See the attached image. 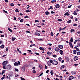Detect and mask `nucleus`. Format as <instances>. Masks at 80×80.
Instances as JSON below:
<instances>
[{"instance_id":"0eeeda50","label":"nucleus","mask_w":80,"mask_h":80,"mask_svg":"<svg viewBox=\"0 0 80 80\" xmlns=\"http://www.w3.org/2000/svg\"><path fill=\"white\" fill-rule=\"evenodd\" d=\"M78 60V57L77 56H75L74 58V61H76V60Z\"/></svg>"},{"instance_id":"4be33fe9","label":"nucleus","mask_w":80,"mask_h":80,"mask_svg":"<svg viewBox=\"0 0 80 80\" xmlns=\"http://www.w3.org/2000/svg\"><path fill=\"white\" fill-rule=\"evenodd\" d=\"M50 73L51 74V75H53V70H51L50 72Z\"/></svg>"},{"instance_id":"f704fd0d","label":"nucleus","mask_w":80,"mask_h":80,"mask_svg":"<svg viewBox=\"0 0 80 80\" xmlns=\"http://www.w3.org/2000/svg\"><path fill=\"white\" fill-rule=\"evenodd\" d=\"M3 69H4V70H6V66H5V65H4L3 66Z\"/></svg>"},{"instance_id":"3c124183","label":"nucleus","mask_w":80,"mask_h":80,"mask_svg":"<svg viewBox=\"0 0 80 80\" xmlns=\"http://www.w3.org/2000/svg\"><path fill=\"white\" fill-rule=\"evenodd\" d=\"M32 72L33 73H36V71H35V70H33Z\"/></svg>"},{"instance_id":"338daca9","label":"nucleus","mask_w":80,"mask_h":80,"mask_svg":"<svg viewBox=\"0 0 80 80\" xmlns=\"http://www.w3.org/2000/svg\"><path fill=\"white\" fill-rule=\"evenodd\" d=\"M74 66H77V65H78V64H74Z\"/></svg>"},{"instance_id":"6e6552de","label":"nucleus","mask_w":80,"mask_h":80,"mask_svg":"<svg viewBox=\"0 0 80 80\" xmlns=\"http://www.w3.org/2000/svg\"><path fill=\"white\" fill-rule=\"evenodd\" d=\"M55 7L56 8H60V5L59 4H57L55 5Z\"/></svg>"},{"instance_id":"393cba45","label":"nucleus","mask_w":80,"mask_h":80,"mask_svg":"<svg viewBox=\"0 0 80 80\" xmlns=\"http://www.w3.org/2000/svg\"><path fill=\"white\" fill-rule=\"evenodd\" d=\"M39 68L40 69H42V68H43V66H42V65H39Z\"/></svg>"},{"instance_id":"680f3d73","label":"nucleus","mask_w":80,"mask_h":80,"mask_svg":"<svg viewBox=\"0 0 80 80\" xmlns=\"http://www.w3.org/2000/svg\"><path fill=\"white\" fill-rule=\"evenodd\" d=\"M48 45H49V46H52V44H48Z\"/></svg>"},{"instance_id":"f8f14e48","label":"nucleus","mask_w":80,"mask_h":80,"mask_svg":"<svg viewBox=\"0 0 80 80\" xmlns=\"http://www.w3.org/2000/svg\"><path fill=\"white\" fill-rule=\"evenodd\" d=\"M71 73L72 75H75L76 74V72L75 71H73L71 72Z\"/></svg>"},{"instance_id":"7ed1b4c3","label":"nucleus","mask_w":80,"mask_h":80,"mask_svg":"<svg viewBox=\"0 0 80 80\" xmlns=\"http://www.w3.org/2000/svg\"><path fill=\"white\" fill-rule=\"evenodd\" d=\"M55 50L56 52H58L59 51H60V48H58V47H56L55 48Z\"/></svg>"},{"instance_id":"37998d69","label":"nucleus","mask_w":80,"mask_h":80,"mask_svg":"<svg viewBox=\"0 0 80 80\" xmlns=\"http://www.w3.org/2000/svg\"><path fill=\"white\" fill-rule=\"evenodd\" d=\"M3 12H5V13H8V12H7V11L5 10H3Z\"/></svg>"},{"instance_id":"6e6d98bb","label":"nucleus","mask_w":80,"mask_h":80,"mask_svg":"<svg viewBox=\"0 0 80 80\" xmlns=\"http://www.w3.org/2000/svg\"><path fill=\"white\" fill-rule=\"evenodd\" d=\"M26 33H30V32L28 31L26 32Z\"/></svg>"},{"instance_id":"09e8293b","label":"nucleus","mask_w":80,"mask_h":80,"mask_svg":"<svg viewBox=\"0 0 80 80\" xmlns=\"http://www.w3.org/2000/svg\"><path fill=\"white\" fill-rule=\"evenodd\" d=\"M52 57H55V58H56V57H57V55H52Z\"/></svg>"},{"instance_id":"c03bdc74","label":"nucleus","mask_w":80,"mask_h":80,"mask_svg":"<svg viewBox=\"0 0 80 80\" xmlns=\"http://www.w3.org/2000/svg\"><path fill=\"white\" fill-rule=\"evenodd\" d=\"M12 62H15V59H12Z\"/></svg>"},{"instance_id":"5fc2aeb1","label":"nucleus","mask_w":80,"mask_h":80,"mask_svg":"<svg viewBox=\"0 0 80 80\" xmlns=\"http://www.w3.org/2000/svg\"><path fill=\"white\" fill-rule=\"evenodd\" d=\"M77 40L78 41H79V42L80 41V39L79 38H77Z\"/></svg>"},{"instance_id":"864d4df0","label":"nucleus","mask_w":80,"mask_h":80,"mask_svg":"<svg viewBox=\"0 0 80 80\" xmlns=\"http://www.w3.org/2000/svg\"><path fill=\"white\" fill-rule=\"evenodd\" d=\"M20 22H23V19H21L20 20Z\"/></svg>"},{"instance_id":"774afa93","label":"nucleus","mask_w":80,"mask_h":80,"mask_svg":"<svg viewBox=\"0 0 80 80\" xmlns=\"http://www.w3.org/2000/svg\"><path fill=\"white\" fill-rule=\"evenodd\" d=\"M1 37H4V35H2L1 36Z\"/></svg>"},{"instance_id":"a18cd8bd","label":"nucleus","mask_w":80,"mask_h":80,"mask_svg":"<svg viewBox=\"0 0 80 80\" xmlns=\"http://www.w3.org/2000/svg\"><path fill=\"white\" fill-rule=\"evenodd\" d=\"M77 54L78 55H80V52H77Z\"/></svg>"},{"instance_id":"473e14b6","label":"nucleus","mask_w":80,"mask_h":80,"mask_svg":"<svg viewBox=\"0 0 80 80\" xmlns=\"http://www.w3.org/2000/svg\"><path fill=\"white\" fill-rule=\"evenodd\" d=\"M50 9H52L53 10V8H52V6H51L50 7V8H49L48 9V10H50Z\"/></svg>"},{"instance_id":"603ef678","label":"nucleus","mask_w":80,"mask_h":80,"mask_svg":"<svg viewBox=\"0 0 80 80\" xmlns=\"http://www.w3.org/2000/svg\"><path fill=\"white\" fill-rule=\"evenodd\" d=\"M51 36H53V33L52 32H51Z\"/></svg>"},{"instance_id":"c85d7f7f","label":"nucleus","mask_w":80,"mask_h":80,"mask_svg":"<svg viewBox=\"0 0 80 80\" xmlns=\"http://www.w3.org/2000/svg\"><path fill=\"white\" fill-rule=\"evenodd\" d=\"M77 45L78 46H77V47H79L80 46V43H79V42L78 43H77Z\"/></svg>"},{"instance_id":"a878e982","label":"nucleus","mask_w":80,"mask_h":80,"mask_svg":"<svg viewBox=\"0 0 80 80\" xmlns=\"http://www.w3.org/2000/svg\"><path fill=\"white\" fill-rule=\"evenodd\" d=\"M71 22H72V20H69L67 21V23H71Z\"/></svg>"},{"instance_id":"052dcab7","label":"nucleus","mask_w":80,"mask_h":80,"mask_svg":"<svg viewBox=\"0 0 80 80\" xmlns=\"http://www.w3.org/2000/svg\"><path fill=\"white\" fill-rule=\"evenodd\" d=\"M45 69H47V68H48L47 66H46V65H45Z\"/></svg>"},{"instance_id":"6ab92c4d","label":"nucleus","mask_w":80,"mask_h":80,"mask_svg":"<svg viewBox=\"0 0 80 80\" xmlns=\"http://www.w3.org/2000/svg\"><path fill=\"white\" fill-rule=\"evenodd\" d=\"M35 35H38V36H40V34L38 32H35Z\"/></svg>"},{"instance_id":"de8ad7c7","label":"nucleus","mask_w":80,"mask_h":80,"mask_svg":"<svg viewBox=\"0 0 80 80\" xmlns=\"http://www.w3.org/2000/svg\"><path fill=\"white\" fill-rule=\"evenodd\" d=\"M71 7H72V4L71 5H70L69 6H68V8H71Z\"/></svg>"},{"instance_id":"13d9d810","label":"nucleus","mask_w":80,"mask_h":80,"mask_svg":"<svg viewBox=\"0 0 80 80\" xmlns=\"http://www.w3.org/2000/svg\"><path fill=\"white\" fill-rule=\"evenodd\" d=\"M75 20L76 21V22H77V21H78V19L76 18L75 19Z\"/></svg>"},{"instance_id":"0e129e2a","label":"nucleus","mask_w":80,"mask_h":80,"mask_svg":"<svg viewBox=\"0 0 80 80\" xmlns=\"http://www.w3.org/2000/svg\"><path fill=\"white\" fill-rule=\"evenodd\" d=\"M73 26H77V24L74 23Z\"/></svg>"},{"instance_id":"9d476101","label":"nucleus","mask_w":80,"mask_h":80,"mask_svg":"<svg viewBox=\"0 0 80 80\" xmlns=\"http://www.w3.org/2000/svg\"><path fill=\"white\" fill-rule=\"evenodd\" d=\"M60 54L61 55H63V51H62V50H60L59 51Z\"/></svg>"},{"instance_id":"b1692460","label":"nucleus","mask_w":80,"mask_h":80,"mask_svg":"<svg viewBox=\"0 0 80 80\" xmlns=\"http://www.w3.org/2000/svg\"><path fill=\"white\" fill-rule=\"evenodd\" d=\"M73 14L74 15H77V13H76L75 11H74V12Z\"/></svg>"},{"instance_id":"412c9836","label":"nucleus","mask_w":80,"mask_h":80,"mask_svg":"<svg viewBox=\"0 0 80 80\" xmlns=\"http://www.w3.org/2000/svg\"><path fill=\"white\" fill-rule=\"evenodd\" d=\"M0 47L1 48H4V47H5V45H2V46H0Z\"/></svg>"},{"instance_id":"8fccbe9b","label":"nucleus","mask_w":80,"mask_h":80,"mask_svg":"<svg viewBox=\"0 0 80 80\" xmlns=\"http://www.w3.org/2000/svg\"><path fill=\"white\" fill-rule=\"evenodd\" d=\"M51 13H52V14H53V13H55V12H53V11H51Z\"/></svg>"},{"instance_id":"4c0bfd02","label":"nucleus","mask_w":80,"mask_h":80,"mask_svg":"<svg viewBox=\"0 0 80 80\" xmlns=\"http://www.w3.org/2000/svg\"><path fill=\"white\" fill-rule=\"evenodd\" d=\"M15 11L16 12H19V11H18V9H16V10H15Z\"/></svg>"},{"instance_id":"a211bd4d","label":"nucleus","mask_w":80,"mask_h":80,"mask_svg":"<svg viewBox=\"0 0 80 80\" xmlns=\"http://www.w3.org/2000/svg\"><path fill=\"white\" fill-rule=\"evenodd\" d=\"M74 48L76 49L77 51H80V49L77 47V46H75L74 47Z\"/></svg>"},{"instance_id":"49530a36","label":"nucleus","mask_w":80,"mask_h":80,"mask_svg":"<svg viewBox=\"0 0 80 80\" xmlns=\"http://www.w3.org/2000/svg\"><path fill=\"white\" fill-rule=\"evenodd\" d=\"M26 12H27V13H28V12H30V11L28 10H26Z\"/></svg>"},{"instance_id":"e2e57ef3","label":"nucleus","mask_w":80,"mask_h":80,"mask_svg":"<svg viewBox=\"0 0 80 80\" xmlns=\"http://www.w3.org/2000/svg\"><path fill=\"white\" fill-rule=\"evenodd\" d=\"M67 70L66 69L63 70L62 72H67Z\"/></svg>"},{"instance_id":"69168bd1","label":"nucleus","mask_w":80,"mask_h":80,"mask_svg":"<svg viewBox=\"0 0 80 80\" xmlns=\"http://www.w3.org/2000/svg\"><path fill=\"white\" fill-rule=\"evenodd\" d=\"M4 78H5L4 77H3L1 78L2 80H3V79H4Z\"/></svg>"},{"instance_id":"dca6fc26","label":"nucleus","mask_w":80,"mask_h":80,"mask_svg":"<svg viewBox=\"0 0 80 80\" xmlns=\"http://www.w3.org/2000/svg\"><path fill=\"white\" fill-rule=\"evenodd\" d=\"M22 72H24L25 71V66H24L22 68Z\"/></svg>"},{"instance_id":"4468645a","label":"nucleus","mask_w":80,"mask_h":80,"mask_svg":"<svg viewBox=\"0 0 80 80\" xmlns=\"http://www.w3.org/2000/svg\"><path fill=\"white\" fill-rule=\"evenodd\" d=\"M64 15L65 16H67V15L68 16H69V15H70V14H69L68 12H67L64 14Z\"/></svg>"},{"instance_id":"79ce46f5","label":"nucleus","mask_w":80,"mask_h":80,"mask_svg":"<svg viewBox=\"0 0 80 80\" xmlns=\"http://www.w3.org/2000/svg\"><path fill=\"white\" fill-rule=\"evenodd\" d=\"M20 78H21V80H25V79L22 77H20Z\"/></svg>"},{"instance_id":"72a5a7b5","label":"nucleus","mask_w":80,"mask_h":80,"mask_svg":"<svg viewBox=\"0 0 80 80\" xmlns=\"http://www.w3.org/2000/svg\"><path fill=\"white\" fill-rule=\"evenodd\" d=\"M47 54L48 55H50V54H52V52H47Z\"/></svg>"},{"instance_id":"9b49d317","label":"nucleus","mask_w":80,"mask_h":80,"mask_svg":"<svg viewBox=\"0 0 80 80\" xmlns=\"http://www.w3.org/2000/svg\"><path fill=\"white\" fill-rule=\"evenodd\" d=\"M48 65L49 67H50L51 65H52L51 63L49 61H48L47 62Z\"/></svg>"},{"instance_id":"ddd939ff","label":"nucleus","mask_w":80,"mask_h":80,"mask_svg":"<svg viewBox=\"0 0 80 80\" xmlns=\"http://www.w3.org/2000/svg\"><path fill=\"white\" fill-rule=\"evenodd\" d=\"M69 44L70 47H71L72 48H73V45L72 44V43L71 42H69Z\"/></svg>"},{"instance_id":"e433bc0d","label":"nucleus","mask_w":80,"mask_h":80,"mask_svg":"<svg viewBox=\"0 0 80 80\" xmlns=\"http://www.w3.org/2000/svg\"><path fill=\"white\" fill-rule=\"evenodd\" d=\"M8 30H9V31H10V32H12V30L11 29H10V28H8Z\"/></svg>"},{"instance_id":"bb28decb","label":"nucleus","mask_w":80,"mask_h":80,"mask_svg":"<svg viewBox=\"0 0 80 80\" xmlns=\"http://www.w3.org/2000/svg\"><path fill=\"white\" fill-rule=\"evenodd\" d=\"M57 1L56 0H52L51 1V3H55V2H56Z\"/></svg>"},{"instance_id":"2f4dec72","label":"nucleus","mask_w":80,"mask_h":80,"mask_svg":"<svg viewBox=\"0 0 80 80\" xmlns=\"http://www.w3.org/2000/svg\"><path fill=\"white\" fill-rule=\"evenodd\" d=\"M70 42H72H72H73V38H71V39L70 40Z\"/></svg>"},{"instance_id":"7c9ffc66","label":"nucleus","mask_w":80,"mask_h":80,"mask_svg":"<svg viewBox=\"0 0 80 80\" xmlns=\"http://www.w3.org/2000/svg\"><path fill=\"white\" fill-rule=\"evenodd\" d=\"M74 54H77V51L76 50H74L73 51Z\"/></svg>"},{"instance_id":"20e7f679","label":"nucleus","mask_w":80,"mask_h":80,"mask_svg":"<svg viewBox=\"0 0 80 80\" xmlns=\"http://www.w3.org/2000/svg\"><path fill=\"white\" fill-rule=\"evenodd\" d=\"M6 68L8 70H11V68H12L11 66V65H8L6 66Z\"/></svg>"},{"instance_id":"58836bf2","label":"nucleus","mask_w":80,"mask_h":80,"mask_svg":"<svg viewBox=\"0 0 80 80\" xmlns=\"http://www.w3.org/2000/svg\"><path fill=\"white\" fill-rule=\"evenodd\" d=\"M10 5H11V6H14V5H15V4H14L13 3H11L10 4Z\"/></svg>"},{"instance_id":"cd10ccee","label":"nucleus","mask_w":80,"mask_h":80,"mask_svg":"<svg viewBox=\"0 0 80 80\" xmlns=\"http://www.w3.org/2000/svg\"><path fill=\"white\" fill-rule=\"evenodd\" d=\"M75 32V30L73 29H72L71 30V33H72V32Z\"/></svg>"},{"instance_id":"f257e3e1","label":"nucleus","mask_w":80,"mask_h":80,"mask_svg":"<svg viewBox=\"0 0 80 80\" xmlns=\"http://www.w3.org/2000/svg\"><path fill=\"white\" fill-rule=\"evenodd\" d=\"M52 64L53 65H57L58 64V62L57 61L53 60V62Z\"/></svg>"},{"instance_id":"ea45409f","label":"nucleus","mask_w":80,"mask_h":80,"mask_svg":"<svg viewBox=\"0 0 80 80\" xmlns=\"http://www.w3.org/2000/svg\"><path fill=\"white\" fill-rule=\"evenodd\" d=\"M49 72H50V70H48L47 71H46V73H48Z\"/></svg>"},{"instance_id":"f3484780","label":"nucleus","mask_w":80,"mask_h":80,"mask_svg":"<svg viewBox=\"0 0 80 80\" xmlns=\"http://www.w3.org/2000/svg\"><path fill=\"white\" fill-rule=\"evenodd\" d=\"M39 49L41 50H43V51H44V50H45V49H44V48L41 47L39 48Z\"/></svg>"},{"instance_id":"f03ea898","label":"nucleus","mask_w":80,"mask_h":80,"mask_svg":"<svg viewBox=\"0 0 80 80\" xmlns=\"http://www.w3.org/2000/svg\"><path fill=\"white\" fill-rule=\"evenodd\" d=\"M14 66H18L20 65V63L19 61H18V62H15L14 64Z\"/></svg>"},{"instance_id":"1a4fd4ad","label":"nucleus","mask_w":80,"mask_h":80,"mask_svg":"<svg viewBox=\"0 0 80 80\" xmlns=\"http://www.w3.org/2000/svg\"><path fill=\"white\" fill-rule=\"evenodd\" d=\"M58 47L60 49H62L63 48V46L62 45H58Z\"/></svg>"},{"instance_id":"4d7b16f0","label":"nucleus","mask_w":80,"mask_h":80,"mask_svg":"<svg viewBox=\"0 0 80 80\" xmlns=\"http://www.w3.org/2000/svg\"><path fill=\"white\" fill-rule=\"evenodd\" d=\"M15 70L16 72H18V69L16 68Z\"/></svg>"},{"instance_id":"c9c22d12","label":"nucleus","mask_w":80,"mask_h":80,"mask_svg":"<svg viewBox=\"0 0 80 80\" xmlns=\"http://www.w3.org/2000/svg\"><path fill=\"white\" fill-rule=\"evenodd\" d=\"M59 61V62H61V61L62 60V58L61 57H60L58 58Z\"/></svg>"},{"instance_id":"39448f33","label":"nucleus","mask_w":80,"mask_h":80,"mask_svg":"<svg viewBox=\"0 0 80 80\" xmlns=\"http://www.w3.org/2000/svg\"><path fill=\"white\" fill-rule=\"evenodd\" d=\"M74 78V77H73V76H70L68 78V80H71Z\"/></svg>"},{"instance_id":"a19ab883","label":"nucleus","mask_w":80,"mask_h":80,"mask_svg":"<svg viewBox=\"0 0 80 80\" xmlns=\"http://www.w3.org/2000/svg\"><path fill=\"white\" fill-rule=\"evenodd\" d=\"M58 21L59 22H62V20L60 19H58Z\"/></svg>"},{"instance_id":"2eb2a0df","label":"nucleus","mask_w":80,"mask_h":80,"mask_svg":"<svg viewBox=\"0 0 80 80\" xmlns=\"http://www.w3.org/2000/svg\"><path fill=\"white\" fill-rule=\"evenodd\" d=\"M45 15H49L50 14V12H48V11H46V12H45Z\"/></svg>"},{"instance_id":"5701e85b","label":"nucleus","mask_w":80,"mask_h":80,"mask_svg":"<svg viewBox=\"0 0 80 80\" xmlns=\"http://www.w3.org/2000/svg\"><path fill=\"white\" fill-rule=\"evenodd\" d=\"M16 38L12 37V41H14L15 40H16Z\"/></svg>"},{"instance_id":"aec40b11","label":"nucleus","mask_w":80,"mask_h":80,"mask_svg":"<svg viewBox=\"0 0 80 80\" xmlns=\"http://www.w3.org/2000/svg\"><path fill=\"white\" fill-rule=\"evenodd\" d=\"M49 62L51 63H53V60L52 59H50L49 60Z\"/></svg>"},{"instance_id":"c756f323","label":"nucleus","mask_w":80,"mask_h":80,"mask_svg":"<svg viewBox=\"0 0 80 80\" xmlns=\"http://www.w3.org/2000/svg\"><path fill=\"white\" fill-rule=\"evenodd\" d=\"M65 68V65H62L61 66V69L63 68Z\"/></svg>"},{"instance_id":"423d86ee","label":"nucleus","mask_w":80,"mask_h":80,"mask_svg":"<svg viewBox=\"0 0 80 80\" xmlns=\"http://www.w3.org/2000/svg\"><path fill=\"white\" fill-rule=\"evenodd\" d=\"M7 63H8V62L7 61H5L3 62L2 65H7Z\"/></svg>"},{"instance_id":"bf43d9fd","label":"nucleus","mask_w":80,"mask_h":80,"mask_svg":"<svg viewBox=\"0 0 80 80\" xmlns=\"http://www.w3.org/2000/svg\"><path fill=\"white\" fill-rule=\"evenodd\" d=\"M35 54L37 55H39V54L38 53L35 52Z\"/></svg>"}]
</instances>
